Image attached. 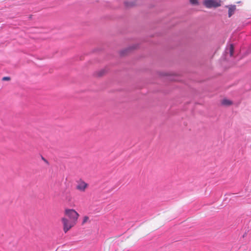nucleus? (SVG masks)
<instances>
[{
	"label": "nucleus",
	"instance_id": "obj_12",
	"mask_svg": "<svg viewBox=\"0 0 251 251\" xmlns=\"http://www.w3.org/2000/svg\"><path fill=\"white\" fill-rule=\"evenodd\" d=\"M10 80V77L9 76H4L2 78V80L3 81H9Z\"/></svg>",
	"mask_w": 251,
	"mask_h": 251
},
{
	"label": "nucleus",
	"instance_id": "obj_11",
	"mask_svg": "<svg viewBox=\"0 0 251 251\" xmlns=\"http://www.w3.org/2000/svg\"><path fill=\"white\" fill-rule=\"evenodd\" d=\"M191 3L194 5H197L198 4V0H190Z\"/></svg>",
	"mask_w": 251,
	"mask_h": 251
},
{
	"label": "nucleus",
	"instance_id": "obj_6",
	"mask_svg": "<svg viewBox=\"0 0 251 251\" xmlns=\"http://www.w3.org/2000/svg\"><path fill=\"white\" fill-rule=\"evenodd\" d=\"M233 51H234V48L232 44H230L228 48L226 49V53H229L230 56H232L233 55Z\"/></svg>",
	"mask_w": 251,
	"mask_h": 251
},
{
	"label": "nucleus",
	"instance_id": "obj_1",
	"mask_svg": "<svg viewBox=\"0 0 251 251\" xmlns=\"http://www.w3.org/2000/svg\"><path fill=\"white\" fill-rule=\"evenodd\" d=\"M61 222L63 225V229L65 233H67L76 224V223L69 220L66 217L62 218Z\"/></svg>",
	"mask_w": 251,
	"mask_h": 251
},
{
	"label": "nucleus",
	"instance_id": "obj_13",
	"mask_svg": "<svg viewBox=\"0 0 251 251\" xmlns=\"http://www.w3.org/2000/svg\"><path fill=\"white\" fill-rule=\"evenodd\" d=\"M42 159L46 163H48V161L43 157L42 156Z\"/></svg>",
	"mask_w": 251,
	"mask_h": 251
},
{
	"label": "nucleus",
	"instance_id": "obj_3",
	"mask_svg": "<svg viewBox=\"0 0 251 251\" xmlns=\"http://www.w3.org/2000/svg\"><path fill=\"white\" fill-rule=\"evenodd\" d=\"M221 0H204L203 5L207 8H216L221 6Z\"/></svg>",
	"mask_w": 251,
	"mask_h": 251
},
{
	"label": "nucleus",
	"instance_id": "obj_7",
	"mask_svg": "<svg viewBox=\"0 0 251 251\" xmlns=\"http://www.w3.org/2000/svg\"><path fill=\"white\" fill-rule=\"evenodd\" d=\"M48 29L45 28L37 29V28L32 27V33H46L47 32Z\"/></svg>",
	"mask_w": 251,
	"mask_h": 251
},
{
	"label": "nucleus",
	"instance_id": "obj_14",
	"mask_svg": "<svg viewBox=\"0 0 251 251\" xmlns=\"http://www.w3.org/2000/svg\"><path fill=\"white\" fill-rule=\"evenodd\" d=\"M29 18H31V15H29Z\"/></svg>",
	"mask_w": 251,
	"mask_h": 251
},
{
	"label": "nucleus",
	"instance_id": "obj_4",
	"mask_svg": "<svg viewBox=\"0 0 251 251\" xmlns=\"http://www.w3.org/2000/svg\"><path fill=\"white\" fill-rule=\"evenodd\" d=\"M77 184L76 186V188L77 190L80 192H84L85 191L86 188L88 186V183L84 182L82 179H79L76 181Z\"/></svg>",
	"mask_w": 251,
	"mask_h": 251
},
{
	"label": "nucleus",
	"instance_id": "obj_8",
	"mask_svg": "<svg viewBox=\"0 0 251 251\" xmlns=\"http://www.w3.org/2000/svg\"><path fill=\"white\" fill-rule=\"evenodd\" d=\"M125 5L126 7H131L135 5V3L133 1H125Z\"/></svg>",
	"mask_w": 251,
	"mask_h": 251
},
{
	"label": "nucleus",
	"instance_id": "obj_10",
	"mask_svg": "<svg viewBox=\"0 0 251 251\" xmlns=\"http://www.w3.org/2000/svg\"><path fill=\"white\" fill-rule=\"evenodd\" d=\"M89 220V217L87 216H84L83 219L82 224L83 225L86 222H87Z\"/></svg>",
	"mask_w": 251,
	"mask_h": 251
},
{
	"label": "nucleus",
	"instance_id": "obj_2",
	"mask_svg": "<svg viewBox=\"0 0 251 251\" xmlns=\"http://www.w3.org/2000/svg\"><path fill=\"white\" fill-rule=\"evenodd\" d=\"M65 214L69 220L76 223L79 214L75 210L73 209H66L65 210Z\"/></svg>",
	"mask_w": 251,
	"mask_h": 251
},
{
	"label": "nucleus",
	"instance_id": "obj_5",
	"mask_svg": "<svg viewBox=\"0 0 251 251\" xmlns=\"http://www.w3.org/2000/svg\"><path fill=\"white\" fill-rule=\"evenodd\" d=\"M226 7H228V17H230L234 13L236 9L235 5H229L227 6Z\"/></svg>",
	"mask_w": 251,
	"mask_h": 251
},
{
	"label": "nucleus",
	"instance_id": "obj_9",
	"mask_svg": "<svg viewBox=\"0 0 251 251\" xmlns=\"http://www.w3.org/2000/svg\"><path fill=\"white\" fill-rule=\"evenodd\" d=\"M232 103L231 101L227 99H224L222 101V104L224 105H229Z\"/></svg>",
	"mask_w": 251,
	"mask_h": 251
}]
</instances>
